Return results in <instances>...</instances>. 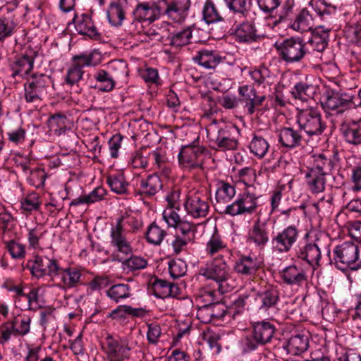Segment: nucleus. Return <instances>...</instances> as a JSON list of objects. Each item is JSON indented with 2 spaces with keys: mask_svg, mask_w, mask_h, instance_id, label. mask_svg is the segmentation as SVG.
I'll return each mask as SVG.
<instances>
[{
  "mask_svg": "<svg viewBox=\"0 0 361 361\" xmlns=\"http://www.w3.org/2000/svg\"><path fill=\"white\" fill-rule=\"evenodd\" d=\"M142 226V222L137 214L132 211L121 212L115 225L110 231L111 245L118 252L128 255L132 254L131 243L123 234L125 231L135 233Z\"/></svg>",
  "mask_w": 361,
  "mask_h": 361,
  "instance_id": "obj_1",
  "label": "nucleus"
},
{
  "mask_svg": "<svg viewBox=\"0 0 361 361\" xmlns=\"http://www.w3.org/2000/svg\"><path fill=\"white\" fill-rule=\"evenodd\" d=\"M276 331V329L274 323L267 319L254 322L250 333L240 341L242 353L249 354L270 343Z\"/></svg>",
  "mask_w": 361,
  "mask_h": 361,
  "instance_id": "obj_2",
  "label": "nucleus"
},
{
  "mask_svg": "<svg viewBox=\"0 0 361 361\" xmlns=\"http://www.w3.org/2000/svg\"><path fill=\"white\" fill-rule=\"evenodd\" d=\"M296 122L302 133L310 137L321 135L326 127L321 111L316 107L299 109Z\"/></svg>",
  "mask_w": 361,
  "mask_h": 361,
  "instance_id": "obj_3",
  "label": "nucleus"
},
{
  "mask_svg": "<svg viewBox=\"0 0 361 361\" xmlns=\"http://www.w3.org/2000/svg\"><path fill=\"white\" fill-rule=\"evenodd\" d=\"M331 263L341 270L347 268L359 269L361 267V259L358 245L351 242H345L336 246L333 250Z\"/></svg>",
  "mask_w": 361,
  "mask_h": 361,
  "instance_id": "obj_4",
  "label": "nucleus"
},
{
  "mask_svg": "<svg viewBox=\"0 0 361 361\" xmlns=\"http://www.w3.org/2000/svg\"><path fill=\"white\" fill-rule=\"evenodd\" d=\"M107 361H129L132 348L128 339L108 334L102 343Z\"/></svg>",
  "mask_w": 361,
  "mask_h": 361,
  "instance_id": "obj_5",
  "label": "nucleus"
},
{
  "mask_svg": "<svg viewBox=\"0 0 361 361\" xmlns=\"http://www.w3.org/2000/svg\"><path fill=\"white\" fill-rule=\"evenodd\" d=\"M280 58L287 63L301 61L307 53L306 44L300 37H289L275 44Z\"/></svg>",
  "mask_w": 361,
  "mask_h": 361,
  "instance_id": "obj_6",
  "label": "nucleus"
},
{
  "mask_svg": "<svg viewBox=\"0 0 361 361\" xmlns=\"http://www.w3.org/2000/svg\"><path fill=\"white\" fill-rule=\"evenodd\" d=\"M101 56L96 51L80 54L72 57L71 66L67 71L66 82L73 86L82 80L84 74L83 68L85 66H95L100 63Z\"/></svg>",
  "mask_w": 361,
  "mask_h": 361,
  "instance_id": "obj_7",
  "label": "nucleus"
},
{
  "mask_svg": "<svg viewBox=\"0 0 361 361\" xmlns=\"http://www.w3.org/2000/svg\"><path fill=\"white\" fill-rule=\"evenodd\" d=\"M259 197L256 194L246 190L240 194L232 203L223 207L220 213L231 216L252 215L259 207Z\"/></svg>",
  "mask_w": 361,
  "mask_h": 361,
  "instance_id": "obj_8",
  "label": "nucleus"
},
{
  "mask_svg": "<svg viewBox=\"0 0 361 361\" xmlns=\"http://www.w3.org/2000/svg\"><path fill=\"white\" fill-rule=\"evenodd\" d=\"M51 78L45 74L32 75L24 85L25 99L28 103H37L48 95Z\"/></svg>",
  "mask_w": 361,
  "mask_h": 361,
  "instance_id": "obj_9",
  "label": "nucleus"
},
{
  "mask_svg": "<svg viewBox=\"0 0 361 361\" xmlns=\"http://www.w3.org/2000/svg\"><path fill=\"white\" fill-rule=\"evenodd\" d=\"M111 68L114 70L112 73L103 69H99L94 73V78L97 82L95 87L99 91H112L116 85V80L128 74L127 65L122 61L112 63Z\"/></svg>",
  "mask_w": 361,
  "mask_h": 361,
  "instance_id": "obj_10",
  "label": "nucleus"
},
{
  "mask_svg": "<svg viewBox=\"0 0 361 361\" xmlns=\"http://www.w3.org/2000/svg\"><path fill=\"white\" fill-rule=\"evenodd\" d=\"M188 215L194 219L206 217L210 209L209 197L202 192L190 191L183 202Z\"/></svg>",
  "mask_w": 361,
  "mask_h": 361,
  "instance_id": "obj_11",
  "label": "nucleus"
},
{
  "mask_svg": "<svg viewBox=\"0 0 361 361\" xmlns=\"http://www.w3.org/2000/svg\"><path fill=\"white\" fill-rule=\"evenodd\" d=\"M200 274L208 279L213 280L221 286L231 278L230 267L222 255H217L212 261L200 269Z\"/></svg>",
  "mask_w": 361,
  "mask_h": 361,
  "instance_id": "obj_12",
  "label": "nucleus"
},
{
  "mask_svg": "<svg viewBox=\"0 0 361 361\" xmlns=\"http://www.w3.org/2000/svg\"><path fill=\"white\" fill-rule=\"evenodd\" d=\"M158 4L161 16L178 23L185 20L190 6V0H159Z\"/></svg>",
  "mask_w": 361,
  "mask_h": 361,
  "instance_id": "obj_13",
  "label": "nucleus"
},
{
  "mask_svg": "<svg viewBox=\"0 0 361 361\" xmlns=\"http://www.w3.org/2000/svg\"><path fill=\"white\" fill-rule=\"evenodd\" d=\"M235 128L233 126L224 125L220 127L216 133L212 135L209 138L211 147L219 151L235 150L238 145V141L234 136Z\"/></svg>",
  "mask_w": 361,
  "mask_h": 361,
  "instance_id": "obj_14",
  "label": "nucleus"
},
{
  "mask_svg": "<svg viewBox=\"0 0 361 361\" xmlns=\"http://www.w3.org/2000/svg\"><path fill=\"white\" fill-rule=\"evenodd\" d=\"M299 236L300 230L298 226L295 224L289 225L272 237V247L279 252H288L298 241Z\"/></svg>",
  "mask_w": 361,
  "mask_h": 361,
  "instance_id": "obj_15",
  "label": "nucleus"
},
{
  "mask_svg": "<svg viewBox=\"0 0 361 361\" xmlns=\"http://www.w3.org/2000/svg\"><path fill=\"white\" fill-rule=\"evenodd\" d=\"M269 240V228L267 221H262L260 217L255 220L247 231L246 242L249 245L262 250Z\"/></svg>",
  "mask_w": 361,
  "mask_h": 361,
  "instance_id": "obj_16",
  "label": "nucleus"
},
{
  "mask_svg": "<svg viewBox=\"0 0 361 361\" xmlns=\"http://www.w3.org/2000/svg\"><path fill=\"white\" fill-rule=\"evenodd\" d=\"M206 149L202 146L188 145L182 148L178 154L180 164L189 170L201 169Z\"/></svg>",
  "mask_w": 361,
  "mask_h": 361,
  "instance_id": "obj_17",
  "label": "nucleus"
},
{
  "mask_svg": "<svg viewBox=\"0 0 361 361\" xmlns=\"http://www.w3.org/2000/svg\"><path fill=\"white\" fill-rule=\"evenodd\" d=\"M263 265V260L259 257L255 255H241L236 259L233 270L243 276L254 277Z\"/></svg>",
  "mask_w": 361,
  "mask_h": 361,
  "instance_id": "obj_18",
  "label": "nucleus"
},
{
  "mask_svg": "<svg viewBox=\"0 0 361 361\" xmlns=\"http://www.w3.org/2000/svg\"><path fill=\"white\" fill-rule=\"evenodd\" d=\"M279 143L287 150H292L302 146L306 142L302 130L294 127H282L278 130Z\"/></svg>",
  "mask_w": 361,
  "mask_h": 361,
  "instance_id": "obj_19",
  "label": "nucleus"
},
{
  "mask_svg": "<svg viewBox=\"0 0 361 361\" xmlns=\"http://www.w3.org/2000/svg\"><path fill=\"white\" fill-rule=\"evenodd\" d=\"M340 131L346 142L354 146L361 145V119L344 117Z\"/></svg>",
  "mask_w": 361,
  "mask_h": 361,
  "instance_id": "obj_20",
  "label": "nucleus"
},
{
  "mask_svg": "<svg viewBox=\"0 0 361 361\" xmlns=\"http://www.w3.org/2000/svg\"><path fill=\"white\" fill-rule=\"evenodd\" d=\"M80 271L75 267L63 269L58 264V269L51 277L53 281H56V286L61 288L67 289L75 287L80 283Z\"/></svg>",
  "mask_w": 361,
  "mask_h": 361,
  "instance_id": "obj_21",
  "label": "nucleus"
},
{
  "mask_svg": "<svg viewBox=\"0 0 361 361\" xmlns=\"http://www.w3.org/2000/svg\"><path fill=\"white\" fill-rule=\"evenodd\" d=\"M27 267L32 276L40 278L49 276L51 278L58 269V262L47 257L36 256L34 261H29Z\"/></svg>",
  "mask_w": 361,
  "mask_h": 361,
  "instance_id": "obj_22",
  "label": "nucleus"
},
{
  "mask_svg": "<svg viewBox=\"0 0 361 361\" xmlns=\"http://www.w3.org/2000/svg\"><path fill=\"white\" fill-rule=\"evenodd\" d=\"M279 275L283 282L290 286H302L308 280L307 271L295 264L286 267L279 272Z\"/></svg>",
  "mask_w": 361,
  "mask_h": 361,
  "instance_id": "obj_23",
  "label": "nucleus"
},
{
  "mask_svg": "<svg viewBox=\"0 0 361 361\" xmlns=\"http://www.w3.org/2000/svg\"><path fill=\"white\" fill-rule=\"evenodd\" d=\"M149 162L152 163V169L161 176L168 178L171 173V165L166 155V152L162 148H156L147 153Z\"/></svg>",
  "mask_w": 361,
  "mask_h": 361,
  "instance_id": "obj_24",
  "label": "nucleus"
},
{
  "mask_svg": "<svg viewBox=\"0 0 361 361\" xmlns=\"http://www.w3.org/2000/svg\"><path fill=\"white\" fill-rule=\"evenodd\" d=\"M73 22L78 34L87 36L94 40L101 39V33L96 27L90 15L87 13H82L80 16L75 15Z\"/></svg>",
  "mask_w": 361,
  "mask_h": 361,
  "instance_id": "obj_25",
  "label": "nucleus"
},
{
  "mask_svg": "<svg viewBox=\"0 0 361 361\" xmlns=\"http://www.w3.org/2000/svg\"><path fill=\"white\" fill-rule=\"evenodd\" d=\"M238 92L240 96L239 102L244 104V108L249 115H252L265 99L264 96H257L255 90L248 85L240 87Z\"/></svg>",
  "mask_w": 361,
  "mask_h": 361,
  "instance_id": "obj_26",
  "label": "nucleus"
},
{
  "mask_svg": "<svg viewBox=\"0 0 361 361\" xmlns=\"http://www.w3.org/2000/svg\"><path fill=\"white\" fill-rule=\"evenodd\" d=\"M296 257L305 261L314 270L320 266L321 250L316 243H307L296 250Z\"/></svg>",
  "mask_w": 361,
  "mask_h": 361,
  "instance_id": "obj_27",
  "label": "nucleus"
},
{
  "mask_svg": "<svg viewBox=\"0 0 361 361\" xmlns=\"http://www.w3.org/2000/svg\"><path fill=\"white\" fill-rule=\"evenodd\" d=\"M161 16L159 4L140 3L133 11V17L143 22L152 23Z\"/></svg>",
  "mask_w": 361,
  "mask_h": 361,
  "instance_id": "obj_28",
  "label": "nucleus"
},
{
  "mask_svg": "<svg viewBox=\"0 0 361 361\" xmlns=\"http://www.w3.org/2000/svg\"><path fill=\"white\" fill-rule=\"evenodd\" d=\"M280 293L276 286H269L263 290L257 293L259 308L262 311H267L270 308H274L279 303Z\"/></svg>",
  "mask_w": 361,
  "mask_h": 361,
  "instance_id": "obj_29",
  "label": "nucleus"
},
{
  "mask_svg": "<svg viewBox=\"0 0 361 361\" xmlns=\"http://www.w3.org/2000/svg\"><path fill=\"white\" fill-rule=\"evenodd\" d=\"M235 188L234 185L224 180L219 181L216 184L215 200L217 205V210L220 213L222 208L230 202L235 195Z\"/></svg>",
  "mask_w": 361,
  "mask_h": 361,
  "instance_id": "obj_30",
  "label": "nucleus"
},
{
  "mask_svg": "<svg viewBox=\"0 0 361 361\" xmlns=\"http://www.w3.org/2000/svg\"><path fill=\"white\" fill-rule=\"evenodd\" d=\"M235 40L240 43H252L261 39L255 25L251 22H243L235 29Z\"/></svg>",
  "mask_w": 361,
  "mask_h": 361,
  "instance_id": "obj_31",
  "label": "nucleus"
},
{
  "mask_svg": "<svg viewBox=\"0 0 361 361\" xmlns=\"http://www.w3.org/2000/svg\"><path fill=\"white\" fill-rule=\"evenodd\" d=\"M154 295L158 298H176L180 295V289L177 284L164 279H157L153 284Z\"/></svg>",
  "mask_w": 361,
  "mask_h": 361,
  "instance_id": "obj_32",
  "label": "nucleus"
},
{
  "mask_svg": "<svg viewBox=\"0 0 361 361\" xmlns=\"http://www.w3.org/2000/svg\"><path fill=\"white\" fill-rule=\"evenodd\" d=\"M34 58L32 56L23 54L15 58L11 64L13 77L24 78L27 75L33 68Z\"/></svg>",
  "mask_w": 361,
  "mask_h": 361,
  "instance_id": "obj_33",
  "label": "nucleus"
},
{
  "mask_svg": "<svg viewBox=\"0 0 361 361\" xmlns=\"http://www.w3.org/2000/svg\"><path fill=\"white\" fill-rule=\"evenodd\" d=\"M312 16L307 8H304L295 13L290 28L300 33L309 31L312 27Z\"/></svg>",
  "mask_w": 361,
  "mask_h": 361,
  "instance_id": "obj_34",
  "label": "nucleus"
},
{
  "mask_svg": "<svg viewBox=\"0 0 361 361\" xmlns=\"http://www.w3.org/2000/svg\"><path fill=\"white\" fill-rule=\"evenodd\" d=\"M309 346L308 337L304 334L292 336L287 341L284 348L292 355H298L307 350Z\"/></svg>",
  "mask_w": 361,
  "mask_h": 361,
  "instance_id": "obj_35",
  "label": "nucleus"
},
{
  "mask_svg": "<svg viewBox=\"0 0 361 361\" xmlns=\"http://www.w3.org/2000/svg\"><path fill=\"white\" fill-rule=\"evenodd\" d=\"M330 28H324V26H318L312 32L309 40L312 49L318 52H322L327 47Z\"/></svg>",
  "mask_w": 361,
  "mask_h": 361,
  "instance_id": "obj_36",
  "label": "nucleus"
},
{
  "mask_svg": "<svg viewBox=\"0 0 361 361\" xmlns=\"http://www.w3.org/2000/svg\"><path fill=\"white\" fill-rule=\"evenodd\" d=\"M163 187L158 172H155L147 176L146 179L140 180V193L147 196H153L157 194Z\"/></svg>",
  "mask_w": 361,
  "mask_h": 361,
  "instance_id": "obj_37",
  "label": "nucleus"
},
{
  "mask_svg": "<svg viewBox=\"0 0 361 361\" xmlns=\"http://www.w3.org/2000/svg\"><path fill=\"white\" fill-rule=\"evenodd\" d=\"M205 251L207 255L214 256L218 254V255H222L223 258L231 254V250L227 247L221 237L217 233L213 234L208 240Z\"/></svg>",
  "mask_w": 361,
  "mask_h": 361,
  "instance_id": "obj_38",
  "label": "nucleus"
},
{
  "mask_svg": "<svg viewBox=\"0 0 361 361\" xmlns=\"http://www.w3.org/2000/svg\"><path fill=\"white\" fill-rule=\"evenodd\" d=\"M248 148L252 154L258 159H262L268 153L270 145L263 136L257 133H253Z\"/></svg>",
  "mask_w": 361,
  "mask_h": 361,
  "instance_id": "obj_39",
  "label": "nucleus"
},
{
  "mask_svg": "<svg viewBox=\"0 0 361 361\" xmlns=\"http://www.w3.org/2000/svg\"><path fill=\"white\" fill-rule=\"evenodd\" d=\"M294 1L287 0L281 7L279 13L272 22L273 26H277L280 24H284L290 27L295 13H294Z\"/></svg>",
  "mask_w": 361,
  "mask_h": 361,
  "instance_id": "obj_40",
  "label": "nucleus"
},
{
  "mask_svg": "<svg viewBox=\"0 0 361 361\" xmlns=\"http://www.w3.org/2000/svg\"><path fill=\"white\" fill-rule=\"evenodd\" d=\"M211 308L213 322L219 320L229 322L231 319H235V316L238 315L233 305L226 307L223 303L216 302L211 305Z\"/></svg>",
  "mask_w": 361,
  "mask_h": 361,
  "instance_id": "obj_41",
  "label": "nucleus"
},
{
  "mask_svg": "<svg viewBox=\"0 0 361 361\" xmlns=\"http://www.w3.org/2000/svg\"><path fill=\"white\" fill-rule=\"evenodd\" d=\"M106 195V190L102 187H97L88 194H83L80 197L73 199L70 206H78L79 204H91L102 200Z\"/></svg>",
  "mask_w": 361,
  "mask_h": 361,
  "instance_id": "obj_42",
  "label": "nucleus"
},
{
  "mask_svg": "<svg viewBox=\"0 0 361 361\" xmlns=\"http://www.w3.org/2000/svg\"><path fill=\"white\" fill-rule=\"evenodd\" d=\"M193 60L205 68H214L221 61V57L214 51L201 50Z\"/></svg>",
  "mask_w": 361,
  "mask_h": 361,
  "instance_id": "obj_43",
  "label": "nucleus"
},
{
  "mask_svg": "<svg viewBox=\"0 0 361 361\" xmlns=\"http://www.w3.org/2000/svg\"><path fill=\"white\" fill-rule=\"evenodd\" d=\"M124 3H126V0H118L111 3L107 11V17L112 25L120 26L125 19L126 12L123 6Z\"/></svg>",
  "mask_w": 361,
  "mask_h": 361,
  "instance_id": "obj_44",
  "label": "nucleus"
},
{
  "mask_svg": "<svg viewBox=\"0 0 361 361\" xmlns=\"http://www.w3.org/2000/svg\"><path fill=\"white\" fill-rule=\"evenodd\" d=\"M18 25L13 16L7 13L0 15V42L10 37L17 30Z\"/></svg>",
  "mask_w": 361,
  "mask_h": 361,
  "instance_id": "obj_45",
  "label": "nucleus"
},
{
  "mask_svg": "<svg viewBox=\"0 0 361 361\" xmlns=\"http://www.w3.org/2000/svg\"><path fill=\"white\" fill-rule=\"evenodd\" d=\"M192 37V27L188 26L182 30L171 33L169 39L170 40V45L178 48L190 44Z\"/></svg>",
  "mask_w": 361,
  "mask_h": 361,
  "instance_id": "obj_46",
  "label": "nucleus"
},
{
  "mask_svg": "<svg viewBox=\"0 0 361 361\" xmlns=\"http://www.w3.org/2000/svg\"><path fill=\"white\" fill-rule=\"evenodd\" d=\"M315 94V86L302 82L296 83L291 91L293 97L301 101H308L313 99Z\"/></svg>",
  "mask_w": 361,
  "mask_h": 361,
  "instance_id": "obj_47",
  "label": "nucleus"
},
{
  "mask_svg": "<svg viewBox=\"0 0 361 361\" xmlns=\"http://www.w3.org/2000/svg\"><path fill=\"white\" fill-rule=\"evenodd\" d=\"M202 17L207 24L224 21V17L211 0H207L202 8Z\"/></svg>",
  "mask_w": 361,
  "mask_h": 361,
  "instance_id": "obj_48",
  "label": "nucleus"
},
{
  "mask_svg": "<svg viewBox=\"0 0 361 361\" xmlns=\"http://www.w3.org/2000/svg\"><path fill=\"white\" fill-rule=\"evenodd\" d=\"M48 124L50 130L57 135H61L68 129V118L66 115L57 113L49 117Z\"/></svg>",
  "mask_w": 361,
  "mask_h": 361,
  "instance_id": "obj_49",
  "label": "nucleus"
},
{
  "mask_svg": "<svg viewBox=\"0 0 361 361\" xmlns=\"http://www.w3.org/2000/svg\"><path fill=\"white\" fill-rule=\"evenodd\" d=\"M107 296L116 302L130 297V288L128 284L118 283L109 288L106 291Z\"/></svg>",
  "mask_w": 361,
  "mask_h": 361,
  "instance_id": "obj_50",
  "label": "nucleus"
},
{
  "mask_svg": "<svg viewBox=\"0 0 361 361\" xmlns=\"http://www.w3.org/2000/svg\"><path fill=\"white\" fill-rule=\"evenodd\" d=\"M166 235V231L155 222L151 224L145 233L147 241L153 245H159Z\"/></svg>",
  "mask_w": 361,
  "mask_h": 361,
  "instance_id": "obj_51",
  "label": "nucleus"
},
{
  "mask_svg": "<svg viewBox=\"0 0 361 361\" xmlns=\"http://www.w3.org/2000/svg\"><path fill=\"white\" fill-rule=\"evenodd\" d=\"M107 183L111 190L120 195L128 193V183L126 182L123 173H117L107 178Z\"/></svg>",
  "mask_w": 361,
  "mask_h": 361,
  "instance_id": "obj_52",
  "label": "nucleus"
},
{
  "mask_svg": "<svg viewBox=\"0 0 361 361\" xmlns=\"http://www.w3.org/2000/svg\"><path fill=\"white\" fill-rule=\"evenodd\" d=\"M340 100V104L345 110V117L350 116L352 113L356 110V104H355V94L350 91L340 90L336 92Z\"/></svg>",
  "mask_w": 361,
  "mask_h": 361,
  "instance_id": "obj_53",
  "label": "nucleus"
},
{
  "mask_svg": "<svg viewBox=\"0 0 361 361\" xmlns=\"http://www.w3.org/2000/svg\"><path fill=\"white\" fill-rule=\"evenodd\" d=\"M168 269L171 277L173 279H177L185 275L188 266L184 260L173 259L169 261Z\"/></svg>",
  "mask_w": 361,
  "mask_h": 361,
  "instance_id": "obj_54",
  "label": "nucleus"
},
{
  "mask_svg": "<svg viewBox=\"0 0 361 361\" xmlns=\"http://www.w3.org/2000/svg\"><path fill=\"white\" fill-rule=\"evenodd\" d=\"M322 104L324 109L327 111H333L336 115L345 116V110L340 104L339 97L336 92H332L330 95H328Z\"/></svg>",
  "mask_w": 361,
  "mask_h": 361,
  "instance_id": "obj_55",
  "label": "nucleus"
},
{
  "mask_svg": "<svg viewBox=\"0 0 361 361\" xmlns=\"http://www.w3.org/2000/svg\"><path fill=\"white\" fill-rule=\"evenodd\" d=\"M252 299L257 300V293L254 288H250L249 290L240 294L238 299L232 304L235 311H236V314H239L243 312L244 307L250 302Z\"/></svg>",
  "mask_w": 361,
  "mask_h": 361,
  "instance_id": "obj_56",
  "label": "nucleus"
},
{
  "mask_svg": "<svg viewBox=\"0 0 361 361\" xmlns=\"http://www.w3.org/2000/svg\"><path fill=\"white\" fill-rule=\"evenodd\" d=\"M195 295L197 301L202 305H211L217 300L216 290L208 286L200 288Z\"/></svg>",
  "mask_w": 361,
  "mask_h": 361,
  "instance_id": "obj_57",
  "label": "nucleus"
},
{
  "mask_svg": "<svg viewBox=\"0 0 361 361\" xmlns=\"http://www.w3.org/2000/svg\"><path fill=\"white\" fill-rule=\"evenodd\" d=\"M307 184L313 193H319L324 190L326 179L325 176L310 172L307 176Z\"/></svg>",
  "mask_w": 361,
  "mask_h": 361,
  "instance_id": "obj_58",
  "label": "nucleus"
},
{
  "mask_svg": "<svg viewBox=\"0 0 361 361\" xmlns=\"http://www.w3.org/2000/svg\"><path fill=\"white\" fill-rule=\"evenodd\" d=\"M336 10V6L323 2L316 7L315 12L322 20L331 22L334 18Z\"/></svg>",
  "mask_w": 361,
  "mask_h": 361,
  "instance_id": "obj_59",
  "label": "nucleus"
},
{
  "mask_svg": "<svg viewBox=\"0 0 361 361\" xmlns=\"http://www.w3.org/2000/svg\"><path fill=\"white\" fill-rule=\"evenodd\" d=\"M331 161L323 154H319L314 159L313 168L310 172L326 176L331 169Z\"/></svg>",
  "mask_w": 361,
  "mask_h": 361,
  "instance_id": "obj_60",
  "label": "nucleus"
},
{
  "mask_svg": "<svg viewBox=\"0 0 361 361\" xmlns=\"http://www.w3.org/2000/svg\"><path fill=\"white\" fill-rule=\"evenodd\" d=\"M6 248L13 259H21L25 256V247L23 244L11 240L5 242Z\"/></svg>",
  "mask_w": 361,
  "mask_h": 361,
  "instance_id": "obj_61",
  "label": "nucleus"
},
{
  "mask_svg": "<svg viewBox=\"0 0 361 361\" xmlns=\"http://www.w3.org/2000/svg\"><path fill=\"white\" fill-rule=\"evenodd\" d=\"M345 32L352 43L361 42V22L349 23L345 27Z\"/></svg>",
  "mask_w": 361,
  "mask_h": 361,
  "instance_id": "obj_62",
  "label": "nucleus"
},
{
  "mask_svg": "<svg viewBox=\"0 0 361 361\" xmlns=\"http://www.w3.org/2000/svg\"><path fill=\"white\" fill-rule=\"evenodd\" d=\"M39 206V196L35 192L28 194L21 200V209L28 212L37 210Z\"/></svg>",
  "mask_w": 361,
  "mask_h": 361,
  "instance_id": "obj_63",
  "label": "nucleus"
},
{
  "mask_svg": "<svg viewBox=\"0 0 361 361\" xmlns=\"http://www.w3.org/2000/svg\"><path fill=\"white\" fill-rule=\"evenodd\" d=\"M336 360L338 361H361V355L353 349L340 347L336 350Z\"/></svg>",
  "mask_w": 361,
  "mask_h": 361,
  "instance_id": "obj_64",
  "label": "nucleus"
}]
</instances>
